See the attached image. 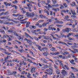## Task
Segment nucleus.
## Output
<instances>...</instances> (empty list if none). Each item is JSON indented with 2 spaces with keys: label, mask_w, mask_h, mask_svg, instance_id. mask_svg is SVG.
<instances>
[{
  "label": "nucleus",
  "mask_w": 78,
  "mask_h": 78,
  "mask_svg": "<svg viewBox=\"0 0 78 78\" xmlns=\"http://www.w3.org/2000/svg\"><path fill=\"white\" fill-rule=\"evenodd\" d=\"M47 26V24H46V23H44L42 24V27H45Z\"/></svg>",
  "instance_id": "obj_29"
},
{
  "label": "nucleus",
  "mask_w": 78,
  "mask_h": 78,
  "mask_svg": "<svg viewBox=\"0 0 78 78\" xmlns=\"http://www.w3.org/2000/svg\"><path fill=\"white\" fill-rule=\"evenodd\" d=\"M4 61H5V62H7V61H6L7 59H9V56L8 55L7 57H5L4 58Z\"/></svg>",
  "instance_id": "obj_10"
},
{
  "label": "nucleus",
  "mask_w": 78,
  "mask_h": 78,
  "mask_svg": "<svg viewBox=\"0 0 78 78\" xmlns=\"http://www.w3.org/2000/svg\"><path fill=\"white\" fill-rule=\"evenodd\" d=\"M27 61H28L29 62H30V63H33V62H32V61H31V59L28 58H27Z\"/></svg>",
  "instance_id": "obj_23"
},
{
  "label": "nucleus",
  "mask_w": 78,
  "mask_h": 78,
  "mask_svg": "<svg viewBox=\"0 0 78 78\" xmlns=\"http://www.w3.org/2000/svg\"><path fill=\"white\" fill-rule=\"evenodd\" d=\"M48 8H53V6H51V5H48Z\"/></svg>",
  "instance_id": "obj_49"
},
{
  "label": "nucleus",
  "mask_w": 78,
  "mask_h": 78,
  "mask_svg": "<svg viewBox=\"0 0 78 78\" xmlns=\"http://www.w3.org/2000/svg\"><path fill=\"white\" fill-rule=\"evenodd\" d=\"M34 13L32 12L30 13V17H34Z\"/></svg>",
  "instance_id": "obj_12"
},
{
  "label": "nucleus",
  "mask_w": 78,
  "mask_h": 78,
  "mask_svg": "<svg viewBox=\"0 0 78 78\" xmlns=\"http://www.w3.org/2000/svg\"><path fill=\"white\" fill-rule=\"evenodd\" d=\"M44 7L47 9L49 10V8H48V7H47V6H45Z\"/></svg>",
  "instance_id": "obj_58"
},
{
  "label": "nucleus",
  "mask_w": 78,
  "mask_h": 78,
  "mask_svg": "<svg viewBox=\"0 0 78 78\" xmlns=\"http://www.w3.org/2000/svg\"><path fill=\"white\" fill-rule=\"evenodd\" d=\"M3 53H5L6 55H8V54H9V52L8 51H5V52H4Z\"/></svg>",
  "instance_id": "obj_41"
},
{
  "label": "nucleus",
  "mask_w": 78,
  "mask_h": 78,
  "mask_svg": "<svg viewBox=\"0 0 78 78\" xmlns=\"http://www.w3.org/2000/svg\"><path fill=\"white\" fill-rule=\"evenodd\" d=\"M40 17H41V18H44V16L43 15H41L40 16Z\"/></svg>",
  "instance_id": "obj_48"
},
{
  "label": "nucleus",
  "mask_w": 78,
  "mask_h": 78,
  "mask_svg": "<svg viewBox=\"0 0 78 78\" xmlns=\"http://www.w3.org/2000/svg\"><path fill=\"white\" fill-rule=\"evenodd\" d=\"M30 72L32 73H33V72H36V68L35 67H32L30 69Z\"/></svg>",
  "instance_id": "obj_2"
},
{
  "label": "nucleus",
  "mask_w": 78,
  "mask_h": 78,
  "mask_svg": "<svg viewBox=\"0 0 78 78\" xmlns=\"http://www.w3.org/2000/svg\"><path fill=\"white\" fill-rule=\"evenodd\" d=\"M63 5L64 6L65 8H67V7L68 6L67 5H66V3H63Z\"/></svg>",
  "instance_id": "obj_34"
},
{
  "label": "nucleus",
  "mask_w": 78,
  "mask_h": 78,
  "mask_svg": "<svg viewBox=\"0 0 78 78\" xmlns=\"http://www.w3.org/2000/svg\"><path fill=\"white\" fill-rule=\"evenodd\" d=\"M61 7H60V8L61 9H63L64 8V6L62 5H61Z\"/></svg>",
  "instance_id": "obj_47"
},
{
  "label": "nucleus",
  "mask_w": 78,
  "mask_h": 78,
  "mask_svg": "<svg viewBox=\"0 0 78 78\" xmlns=\"http://www.w3.org/2000/svg\"><path fill=\"white\" fill-rule=\"evenodd\" d=\"M71 78H76V77H75V76H74V74L73 73H71Z\"/></svg>",
  "instance_id": "obj_22"
},
{
  "label": "nucleus",
  "mask_w": 78,
  "mask_h": 78,
  "mask_svg": "<svg viewBox=\"0 0 78 78\" xmlns=\"http://www.w3.org/2000/svg\"><path fill=\"white\" fill-rule=\"evenodd\" d=\"M67 58H68V57L66 56H63L62 57V59H67Z\"/></svg>",
  "instance_id": "obj_31"
},
{
  "label": "nucleus",
  "mask_w": 78,
  "mask_h": 78,
  "mask_svg": "<svg viewBox=\"0 0 78 78\" xmlns=\"http://www.w3.org/2000/svg\"><path fill=\"white\" fill-rule=\"evenodd\" d=\"M59 53L58 52H57L54 53L55 55H59Z\"/></svg>",
  "instance_id": "obj_40"
},
{
  "label": "nucleus",
  "mask_w": 78,
  "mask_h": 78,
  "mask_svg": "<svg viewBox=\"0 0 78 78\" xmlns=\"http://www.w3.org/2000/svg\"><path fill=\"white\" fill-rule=\"evenodd\" d=\"M52 11H54L56 12H57V9H55V8H53V9H51Z\"/></svg>",
  "instance_id": "obj_26"
},
{
  "label": "nucleus",
  "mask_w": 78,
  "mask_h": 78,
  "mask_svg": "<svg viewBox=\"0 0 78 78\" xmlns=\"http://www.w3.org/2000/svg\"><path fill=\"white\" fill-rule=\"evenodd\" d=\"M53 74V72H49L48 73V75H51Z\"/></svg>",
  "instance_id": "obj_55"
},
{
  "label": "nucleus",
  "mask_w": 78,
  "mask_h": 78,
  "mask_svg": "<svg viewBox=\"0 0 78 78\" xmlns=\"http://www.w3.org/2000/svg\"><path fill=\"white\" fill-rule=\"evenodd\" d=\"M55 23H61V24H62L63 23V22L58 20L56 21Z\"/></svg>",
  "instance_id": "obj_9"
},
{
  "label": "nucleus",
  "mask_w": 78,
  "mask_h": 78,
  "mask_svg": "<svg viewBox=\"0 0 78 78\" xmlns=\"http://www.w3.org/2000/svg\"><path fill=\"white\" fill-rule=\"evenodd\" d=\"M56 73L57 74H59V73H60V71L59 70L56 71Z\"/></svg>",
  "instance_id": "obj_50"
},
{
  "label": "nucleus",
  "mask_w": 78,
  "mask_h": 78,
  "mask_svg": "<svg viewBox=\"0 0 78 78\" xmlns=\"http://www.w3.org/2000/svg\"><path fill=\"white\" fill-rule=\"evenodd\" d=\"M7 41H12V39H11V37H9V38L7 39Z\"/></svg>",
  "instance_id": "obj_45"
},
{
  "label": "nucleus",
  "mask_w": 78,
  "mask_h": 78,
  "mask_svg": "<svg viewBox=\"0 0 78 78\" xmlns=\"http://www.w3.org/2000/svg\"><path fill=\"white\" fill-rule=\"evenodd\" d=\"M56 26L57 27H62L63 25H56Z\"/></svg>",
  "instance_id": "obj_37"
},
{
  "label": "nucleus",
  "mask_w": 78,
  "mask_h": 78,
  "mask_svg": "<svg viewBox=\"0 0 78 78\" xmlns=\"http://www.w3.org/2000/svg\"><path fill=\"white\" fill-rule=\"evenodd\" d=\"M71 17H72V18H76V16L74 15H71Z\"/></svg>",
  "instance_id": "obj_28"
},
{
  "label": "nucleus",
  "mask_w": 78,
  "mask_h": 78,
  "mask_svg": "<svg viewBox=\"0 0 78 78\" xmlns=\"http://www.w3.org/2000/svg\"><path fill=\"white\" fill-rule=\"evenodd\" d=\"M44 21V20H40L38 21V22H39V23H41V22H43Z\"/></svg>",
  "instance_id": "obj_43"
},
{
  "label": "nucleus",
  "mask_w": 78,
  "mask_h": 78,
  "mask_svg": "<svg viewBox=\"0 0 78 78\" xmlns=\"http://www.w3.org/2000/svg\"><path fill=\"white\" fill-rule=\"evenodd\" d=\"M42 50H48V48L46 47L43 48H42Z\"/></svg>",
  "instance_id": "obj_53"
},
{
  "label": "nucleus",
  "mask_w": 78,
  "mask_h": 78,
  "mask_svg": "<svg viewBox=\"0 0 78 78\" xmlns=\"http://www.w3.org/2000/svg\"><path fill=\"white\" fill-rule=\"evenodd\" d=\"M33 75L34 78H36V77H37V76H36V75L34 73L33 74Z\"/></svg>",
  "instance_id": "obj_51"
},
{
  "label": "nucleus",
  "mask_w": 78,
  "mask_h": 78,
  "mask_svg": "<svg viewBox=\"0 0 78 78\" xmlns=\"http://www.w3.org/2000/svg\"><path fill=\"white\" fill-rule=\"evenodd\" d=\"M67 44H68V45H73L72 43H70L69 42H67Z\"/></svg>",
  "instance_id": "obj_59"
},
{
  "label": "nucleus",
  "mask_w": 78,
  "mask_h": 78,
  "mask_svg": "<svg viewBox=\"0 0 78 78\" xmlns=\"http://www.w3.org/2000/svg\"><path fill=\"white\" fill-rule=\"evenodd\" d=\"M38 27H40V28H42V25L41 24H40V25L39 24Z\"/></svg>",
  "instance_id": "obj_60"
},
{
  "label": "nucleus",
  "mask_w": 78,
  "mask_h": 78,
  "mask_svg": "<svg viewBox=\"0 0 78 78\" xmlns=\"http://www.w3.org/2000/svg\"><path fill=\"white\" fill-rule=\"evenodd\" d=\"M24 41H27V42L28 44H30V42H31V43H32V41L30 39L29 40L28 39H27V38H25L24 40Z\"/></svg>",
  "instance_id": "obj_3"
},
{
  "label": "nucleus",
  "mask_w": 78,
  "mask_h": 78,
  "mask_svg": "<svg viewBox=\"0 0 78 78\" xmlns=\"http://www.w3.org/2000/svg\"><path fill=\"white\" fill-rule=\"evenodd\" d=\"M69 50L70 51H71L72 53H76V51L72 50L70 49H69Z\"/></svg>",
  "instance_id": "obj_24"
},
{
  "label": "nucleus",
  "mask_w": 78,
  "mask_h": 78,
  "mask_svg": "<svg viewBox=\"0 0 78 78\" xmlns=\"http://www.w3.org/2000/svg\"><path fill=\"white\" fill-rule=\"evenodd\" d=\"M43 37H44V39L46 40H50V38L47 37H45L44 35H43Z\"/></svg>",
  "instance_id": "obj_18"
},
{
  "label": "nucleus",
  "mask_w": 78,
  "mask_h": 78,
  "mask_svg": "<svg viewBox=\"0 0 78 78\" xmlns=\"http://www.w3.org/2000/svg\"><path fill=\"white\" fill-rule=\"evenodd\" d=\"M13 3H14V4H17V1L16 0H15L14 1L12 2Z\"/></svg>",
  "instance_id": "obj_35"
},
{
  "label": "nucleus",
  "mask_w": 78,
  "mask_h": 78,
  "mask_svg": "<svg viewBox=\"0 0 78 78\" xmlns=\"http://www.w3.org/2000/svg\"><path fill=\"white\" fill-rule=\"evenodd\" d=\"M23 15H20L17 18V19H18V20H21L23 19Z\"/></svg>",
  "instance_id": "obj_4"
},
{
  "label": "nucleus",
  "mask_w": 78,
  "mask_h": 78,
  "mask_svg": "<svg viewBox=\"0 0 78 78\" xmlns=\"http://www.w3.org/2000/svg\"><path fill=\"white\" fill-rule=\"evenodd\" d=\"M62 61H61V62L59 63V65L61 67H63V66H64V64L62 63Z\"/></svg>",
  "instance_id": "obj_15"
},
{
  "label": "nucleus",
  "mask_w": 78,
  "mask_h": 78,
  "mask_svg": "<svg viewBox=\"0 0 78 78\" xmlns=\"http://www.w3.org/2000/svg\"><path fill=\"white\" fill-rule=\"evenodd\" d=\"M43 62L44 63H47V62H48V61H47V60H46V59H44V60H43Z\"/></svg>",
  "instance_id": "obj_27"
},
{
  "label": "nucleus",
  "mask_w": 78,
  "mask_h": 78,
  "mask_svg": "<svg viewBox=\"0 0 78 78\" xmlns=\"http://www.w3.org/2000/svg\"><path fill=\"white\" fill-rule=\"evenodd\" d=\"M13 33H14V35H15V36H17V37H19V35L17 34V33L16 32H13Z\"/></svg>",
  "instance_id": "obj_36"
},
{
  "label": "nucleus",
  "mask_w": 78,
  "mask_h": 78,
  "mask_svg": "<svg viewBox=\"0 0 78 78\" xmlns=\"http://www.w3.org/2000/svg\"><path fill=\"white\" fill-rule=\"evenodd\" d=\"M60 35V36H61V37H64V34H63V33H61Z\"/></svg>",
  "instance_id": "obj_57"
},
{
  "label": "nucleus",
  "mask_w": 78,
  "mask_h": 78,
  "mask_svg": "<svg viewBox=\"0 0 78 78\" xmlns=\"http://www.w3.org/2000/svg\"><path fill=\"white\" fill-rule=\"evenodd\" d=\"M31 75H27V77L28 78H32V77H30Z\"/></svg>",
  "instance_id": "obj_42"
},
{
  "label": "nucleus",
  "mask_w": 78,
  "mask_h": 78,
  "mask_svg": "<svg viewBox=\"0 0 78 78\" xmlns=\"http://www.w3.org/2000/svg\"><path fill=\"white\" fill-rule=\"evenodd\" d=\"M11 6L15 8V9H17V8H18L17 6H16V5H11Z\"/></svg>",
  "instance_id": "obj_13"
},
{
  "label": "nucleus",
  "mask_w": 78,
  "mask_h": 78,
  "mask_svg": "<svg viewBox=\"0 0 78 78\" xmlns=\"http://www.w3.org/2000/svg\"><path fill=\"white\" fill-rule=\"evenodd\" d=\"M36 31L35 30H32V33H36Z\"/></svg>",
  "instance_id": "obj_61"
},
{
  "label": "nucleus",
  "mask_w": 78,
  "mask_h": 78,
  "mask_svg": "<svg viewBox=\"0 0 78 78\" xmlns=\"http://www.w3.org/2000/svg\"><path fill=\"white\" fill-rule=\"evenodd\" d=\"M73 36L74 37H76V38H77V39H78V34H74L73 35Z\"/></svg>",
  "instance_id": "obj_30"
},
{
  "label": "nucleus",
  "mask_w": 78,
  "mask_h": 78,
  "mask_svg": "<svg viewBox=\"0 0 78 78\" xmlns=\"http://www.w3.org/2000/svg\"><path fill=\"white\" fill-rule=\"evenodd\" d=\"M52 2L53 3L54 5H55V3H56V2H57V1L56 0H52Z\"/></svg>",
  "instance_id": "obj_32"
},
{
  "label": "nucleus",
  "mask_w": 78,
  "mask_h": 78,
  "mask_svg": "<svg viewBox=\"0 0 78 78\" xmlns=\"http://www.w3.org/2000/svg\"><path fill=\"white\" fill-rule=\"evenodd\" d=\"M9 14V13L8 12H4V15H6V14Z\"/></svg>",
  "instance_id": "obj_46"
},
{
  "label": "nucleus",
  "mask_w": 78,
  "mask_h": 78,
  "mask_svg": "<svg viewBox=\"0 0 78 78\" xmlns=\"http://www.w3.org/2000/svg\"><path fill=\"white\" fill-rule=\"evenodd\" d=\"M62 73L63 75H64L65 74V76H66V75H67V72L64 69L62 70Z\"/></svg>",
  "instance_id": "obj_5"
},
{
  "label": "nucleus",
  "mask_w": 78,
  "mask_h": 78,
  "mask_svg": "<svg viewBox=\"0 0 78 78\" xmlns=\"http://www.w3.org/2000/svg\"><path fill=\"white\" fill-rule=\"evenodd\" d=\"M53 7H56V6H59V5L56 4V5H51Z\"/></svg>",
  "instance_id": "obj_39"
},
{
  "label": "nucleus",
  "mask_w": 78,
  "mask_h": 78,
  "mask_svg": "<svg viewBox=\"0 0 78 78\" xmlns=\"http://www.w3.org/2000/svg\"><path fill=\"white\" fill-rule=\"evenodd\" d=\"M59 43L60 44H63L64 45H65L66 44V43L65 42H62L61 41H59Z\"/></svg>",
  "instance_id": "obj_25"
},
{
  "label": "nucleus",
  "mask_w": 78,
  "mask_h": 78,
  "mask_svg": "<svg viewBox=\"0 0 78 78\" xmlns=\"http://www.w3.org/2000/svg\"><path fill=\"white\" fill-rule=\"evenodd\" d=\"M35 46L37 47H38V49H39V50H40V51H42V49H41V46L39 45H37L36 44H35Z\"/></svg>",
  "instance_id": "obj_8"
},
{
  "label": "nucleus",
  "mask_w": 78,
  "mask_h": 78,
  "mask_svg": "<svg viewBox=\"0 0 78 78\" xmlns=\"http://www.w3.org/2000/svg\"><path fill=\"white\" fill-rule=\"evenodd\" d=\"M30 24V22L29 21L27 23L26 25V27H29V25Z\"/></svg>",
  "instance_id": "obj_21"
},
{
  "label": "nucleus",
  "mask_w": 78,
  "mask_h": 78,
  "mask_svg": "<svg viewBox=\"0 0 78 78\" xmlns=\"http://www.w3.org/2000/svg\"><path fill=\"white\" fill-rule=\"evenodd\" d=\"M4 14V12H2L1 13H0V16H2V15H3Z\"/></svg>",
  "instance_id": "obj_63"
},
{
  "label": "nucleus",
  "mask_w": 78,
  "mask_h": 78,
  "mask_svg": "<svg viewBox=\"0 0 78 78\" xmlns=\"http://www.w3.org/2000/svg\"><path fill=\"white\" fill-rule=\"evenodd\" d=\"M70 10L72 14L73 15H76V13H73L74 11H73L72 9H71Z\"/></svg>",
  "instance_id": "obj_20"
},
{
  "label": "nucleus",
  "mask_w": 78,
  "mask_h": 78,
  "mask_svg": "<svg viewBox=\"0 0 78 78\" xmlns=\"http://www.w3.org/2000/svg\"><path fill=\"white\" fill-rule=\"evenodd\" d=\"M48 68L52 72H53V69H52V68H51V67H50V66H48Z\"/></svg>",
  "instance_id": "obj_33"
},
{
  "label": "nucleus",
  "mask_w": 78,
  "mask_h": 78,
  "mask_svg": "<svg viewBox=\"0 0 78 78\" xmlns=\"http://www.w3.org/2000/svg\"><path fill=\"white\" fill-rule=\"evenodd\" d=\"M12 48H13V47L8 46V48L7 49H12Z\"/></svg>",
  "instance_id": "obj_54"
},
{
  "label": "nucleus",
  "mask_w": 78,
  "mask_h": 78,
  "mask_svg": "<svg viewBox=\"0 0 78 78\" xmlns=\"http://www.w3.org/2000/svg\"><path fill=\"white\" fill-rule=\"evenodd\" d=\"M43 54L45 56H47L48 55V52L46 53L45 52L43 53Z\"/></svg>",
  "instance_id": "obj_14"
},
{
  "label": "nucleus",
  "mask_w": 78,
  "mask_h": 78,
  "mask_svg": "<svg viewBox=\"0 0 78 78\" xmlns=\"http://www.w3.org/2000/svg\"><path fill=\"white\" fill-rule=\"evenodd\" d=\"M30 42V43H29V46H32V45H33V44H32V43H33V41H32V42Z\"/></svg>",
  "instance_id": "obj_56"
},
{
  "label": "nucleus",
  "mask_w": 78,
  "mask_h": 78,
  "mask_svg": "<svg viewBox=\"0 0 78 78\" xmlns=\"http://www.w3.org/2000/svg\"><path fill=\"white\" fill-rule=\"evenodd\" d=\"M26 15L27 16V17H29V16H30V13L29 12H27L26 13Z\"/></svg>",
  "instance_id": "obj_16"
},
{
  "label": "nucleus",
  "mask_w": 78,
  "mask_h": 78,
  "mask_svg": "<svg viewBox=\"0 0 78 78\" xmlns=\"http://www.w3.org/2000/svg\"><path fill=\"white\" fill-rule=\"evenodd\" d=\"M14 30L12 28H10L9 30H8V33H14Z\"/></svg>",
  "instance_id": "obj_6"
},
{
  "label": "nucleus",
  "mask_w": 78,
  "mask_h": 78,
  "mask_svg": "<svg viewBox=\"0 0 78 78\" xmlns=\"http://www.w3.org/2000/svg\"><path fill=\"white\" fill-rule=\"evenodd\" d=\"M48 22H51V19L48 20H47Z\"/></svg>",
  "instance_id": "obj_64"
},
{
  "label": "nucleus",
  "mask_w": 78,
  "mask_h": 78,
  "mask_svg": "<svg viewBox=\"0 0 78 78\" xmlns=\"http://www.w3.org/2000/svg\"><path fill=\"white\" fill-rule=\"evenodd\" d=\"M22 12L23 14H25V13H26V12L25 11V9L23 8L22 9Z\"/></svg>",
  "instance_id": "obj_17"
},
{
  "label": "nucleus",
  "mask_w": 78,
  "mask_h": 78,
  "mask_svg": "<svg viewBox=\"0 0 78 78\" xmlns=\"http://www.w3.org/2000/svg\"><path fill=\"white\" fill-rule=\"evenodd\" d=\"M48 45H49V47H50V48L51 47H52V44L50 43H48Z\"/></svg>",
  "instance_id": "obj_62"
},
{
  "label": "nucleus",
  "mask_w": 78,
  "mask_h": 78,
  "mask_svg": "<svg viewBox=\"0 0 78 78\" xmlns=\"http://www.w3.org/2000/svg\"><path fill=\"white\" fill-rule=\"evenodd\" d=\"M24 34H25V35H26V37H30V39H32V40H34V38H33V37H31V36H30V35H29L27 33L25 32L24 33Z\"/></svg>",
  "instance_id": "obj_1"
},
{
  "label": "nucleus",
  "mask_w": 78,
  "mask_h": 78,
  "mask_svg": "<svg viewBox=\"0 0 78 78\" xmlns=\"http://www.w3.org/2000/svg\"><path fill=\"white\" fill-rule=\"evenodd\" d=\"M0 33L5 34V32L4 30L0 29Z\"/></svg>",
  "instance_id": "obj_19"
},
{
  "label": "nucleus",
  "mask_w": 78,
  "mask_h": 78,
  "mask_svg": "<svg viewBox=\"0 0 78 78\" xmlns=\"http://www.w3.org/2000/svg\"><path fill=\"white\" fill-rule=\"evenodd\" d=\"M56 50V48L54 47H52L51 49V51H54V50Z\"/></svg>",
  "instance_id": "obj_38"
},
{
  "label": "nucleus",
  "mask_w": 78,
  "mask_h": 78,
  "mask_svg": "<svg viewBox=\"0 0 78 78\" xmlns=\"http://www.w3.org/2000/svg\"><path fill=\"white\" fill-rule=\"evenodd\" d=\"M54 67L55 69H58V67L55 64H54Z\"/></svg>",
  "instance_id": "obj_52"
},
{
  "label": "nucleus",
  "mask_w": 78,
  "mask_h": 78,
  "mask_svg": "<svg viewBox=\"0 0 78 78\" xmlns=\"http://www.w3.org/2000/svg\"><path fill=\"white\" fill-rule=\"evenodd\" d=\"M12 16H14V17H17V16H19V14H13Z\"/></svg>",
  "instance_id": "obj_44"
},
{
  "label": "nucleus",
  "mask_w": 78,
  "mask_h": 78,
  "mask_svg": "<svg viewBox=\"0 0 78 78\" xmlns=\"http://www.w3.org/2000/svg\"><path fill=\"white\" fill-rule=\"evenodd\" d=\"M70 62L72 64H73V65H75L76 64V63H74V60H71V61H70V60H69Z\"/></svg>",
  "instance_id": "obj_7"
},
{
  "label": "nucleus",
  "mask_w": 78,
  "mask_h": 78,
  "mask_svg": "<svg viewBox=\"0 0 78 78\" xmlns=\"http://www.w3.org/2000/svg\"><path fill=\"white\" fill-rule=\"evenodd\" d=\"M51 26H54V25L51 24L50 25V26L48 27L49 30H52L53 31V27Z\"/></svg>",
  "instance_id": "obj_11"
}]
</instances>
